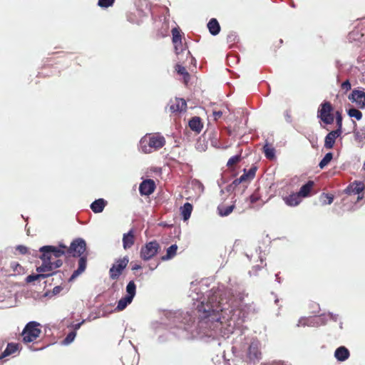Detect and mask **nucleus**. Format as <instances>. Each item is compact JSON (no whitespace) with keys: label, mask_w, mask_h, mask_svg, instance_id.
<instances>
[{"label":"nucleus","mask_w":365,"mask_h":365,"mask_svg":"<svg viewBox=\"0 0 365 365\" xmlns=\"http://www.w3.org/2000/svg\"><path fill=\"white\" fill-rule=\"evenodd\" d=\"M212 292V295L208 296L206 307L205 300L197 307L199 321L196 323L194 321L178 331H173L174 334L185 339L217 336L228 338L230 334L243 335V323L247 317L242 308L245 294L239 292L237 297L230 303L228 300L224 302L223 299L220 298L221 300L215 305L218 296L216 294L219 293L215 289Z\"/></svg>","instance_id":"nucleus-1"},{"label":"nucleus","mask_w":365,"mask_h":365,"mask_svg":"<svg viewBox=\"0 0 365 365\" xmlns=\"http://www.w3.org/2000/svg\"><path fill=\"white\" fill-rule=\"evenodd\" d=\"M204 284L198 282H191L190 288L189 291L188 297L192 302V308L191 312H177L175 313H170L168 318L170 320V328L173 331H178L180 329H183L185 327H187V324H191L195 321L196 323V318L199 321V314L197 312V307L201 304L202 301L205 300V306L207 304V298L209 295L213 294L212 290L217 291L219 294H216L217 299L214 304H217L218 302L221 300L220 298L223 299V302L226 300L230 301V303L235 300L237 297L240 291L235 290V292L232 289H225L223 285L218 286L217 287H212L206 296L204 295V292H207L205 290Z\"/></svg>","instance_id":"nucleus-2"},{"label":"nucleus","mask_w":365,"mask_h":365,"mask_svg":"<svg viewBox=\"0 0 365 365\" xmlns=\"http://www.w3.org/2000/svg\"><path fill=\"white\" fill-rule=\"evenodd\" d=\"M165 144V139L160 133L146 134L140 140L139 149L144 153H151L163 148Z\"/></svg>","instance_id":"nucleus-3"},{"label":"nucleus","mask_w":365,"mask_h":365,"mask_svg":"<svg viewBox=\"0 0 365 365\" xmlns=\"http://www.w3.org/2000/svg\"><path fill=\"white\" fill-rule=\"evenodd\" d=\"M40 326V324L35 321L27 323L21 333L23 341L29 343L38 338L41 333Z\"/></svg>","instance_id":"nucleus-4"},{"label":"nucleus","mask_w":365,"mask_h":365,"mask_svg":"<svg viewBox=\"0 0 365 365\" xmlns=\"http://www.w3.org/2000/svg\"><path fill=\"white\" fill-rule=\"evenodd\" d=\"M126 295L123 297L118 302L115 308L118 311H122L125 309L128 305H129L135 296L136 294V285L133 281H130L126 286Z\"/></svg>","instance_id":"nucleus-5"},{"label":"nucleus","mask_w":365,"mask_h":365,"mask_svg":"<svg viewBox=\"0 0 365 365\" xmlns=\"http://www.w3.org/2000/svg\"><path fill=\"white\" fill-rule=\"evenodd\" d=\"M160 249L159 243L153 240L142 246L140 251V257L144 261H148L153 258Z\"/></svg>","instance_id":"nucleus-6"},{"label":"nucleus","mask_w":365,"mask_h":365,"mask_svg":"<svg viewBox=\"0 0 365 365\" xmlns=\"http://www.w3.org/2000/svg\"><path fill=\"white\" fill-rule=\"evenodd\" d=\"M332 111L333 107L331 104L328 101H325L321 104L317 112V117L327 125L332 124L334 120Z\"/></svg>","instance_id":"nucleus-7"},{"label":"nucleus","mask_w":365,"mask_h":365,"mask_svg":"<svg viewBox=\"0 0 365 365\" xmlns=\"http://www.w3.org/2000/svg\"><path fill=\"white\" fill-rule=\"evenodd\" d=\"M129 262L127 256L115 260V263L109 269V277L111 279L115 280L119 278L123 271L125 269Z\"/></svg>","instance_id":"nucleus-8"},{"label":"nucleus","mask_w":365,"mask_h":365,"mask_svg":"<svg viewBox=\"0 0 365 365\" xmlns=\"http://www.w3.org/2000/svg\"><path fill=\"white\" fill-rule=\"evenodd\" d=\"M86 249V241L82 238L74 240L66 252L68 254L72 255L73 257H81Z\"/></svg>","instance_id":"nucleus-9"},{"label":"nucleus","mask_w":365,"mask_h":365,"mask_svg":"<svg viewBox=\"0 0 365 365\" xmlns=\"http://www.w3.org/2000/svg\"><path fill=\"white\" fill-rule=\"evenodd\" d=\"M349 99L355 103L360 109H365V92L359 90H353L349 96Z\"/></svg>","instance_id":"nucleus-10"},{"label":"nucleus","mask_w":365,"mask_h":365,"mask_svg":"<svg viewBox=\"0 0 365 365\" xmlns=\"http://www.w3.org/2000/svg\"><path fill=\"white\" fill-rule=\"evenodd\" d=\"M248 357L251 361H259L261 359L260 343L257 340H253L248 349Z\"/></svg>","instance_id":"nucleus-11"},{"label":"nucleus","mask_w":365,"mask_h":365,"mask_svg":"<svg viewBox=\"0 0 365 365\" xmlns=\"http://www.w3.org/2000/svg\"><path fill=\"white\" fill-rule=\"evenodd\" d=\"M155 189V184L153 180H143L139 186V192L141 195H150Z\"/></svg>","instance_id":"nucleus-12"},{"label":"nucleus","mask_w":365,"mask_h":365,"mask_svg":"<svg viewBox=\"0 0 365 365\" xmlns=\"http://www.w3.org/2000/svg\"><path fill=\"white\" fill-rule=\"evenodd\" d=\"M42 250L49 251L50 254H53L56 257H59L67 253V247L63 245H59L58 247L46 245L41 247Z\"/></svg>","instance_id":"nucleus-13"},{"label":"nucleus","mask_w":365,"mask_h":365,"mask_svg":"<svg viewBox=\"0 0 365 365\" xmlns=\"http://www.w3.org/2000/svg\"><path fill=\"white\" fill-rule=\"evenodd\" d=\"M341 133L339 132V130H334L329 132L324 140V147L327 149H331L333 148L336 139L341 135Z\"/></svg>","instance_id":"nucleus-14"},{"label":"nucleus","mask_w":365,"mask_h":365,"mask_svg":"<svg viewBox=\"0 0 365 365\" xmlns=\"http://www.w3.org/2000/svg\"><path fill=\"white\" fill-rule=\"evenodd\" d=\"M365 189V185L363 182L355 181L349 185L345 190L346 192L349 195L360 194Z\"/></svg>","instance_id":"nucleus-15"},{"label":"nucleus","mask_w":365,"mask_h":365,"mask_svg":"<svg viewBox=\"0 0 365 365\" xmlns=\"http://www.w3.org/2000/svg\"><path fill=\"white\" fill-rule=\"evenodd\" d=\"M314 317L315 322H317V327H319L324 325L327 323L328 319L336 322L338 320L339 316L338 314L329 312L328 314H322L318 316H314Z\"/></svg>","instance_id":"nucleus-16"},{"label":"nucleus","mask_w":365,"mask_h":365,"mask_svg":"<svg viewBox=\"0 0 365 365\" xmlns=\"http://www.w3.org/2000/svg\"><path fill=\"white\" fill-rule=\"evenodd\" d=\"M187 103L183 98H175L170 105V110L172 113L182 112L186 110Z\"/></svg>","instance_id":"nucleus-17"},{"label":"nucleus","mask_w":365,"mask_h":365,"mask_svg":"<svg viewBox=\"0 0 365 365\" xmlns=\"http://www.w3.org/2000/svg\"><path fill=\"white\" fill-rule=\"evenodd\" d=\"M87 264V258L85 256H81L80 259L78 260V267L76 270H75L72 275L71 276L70 281L76 278L78 275H80L81 273H83L86 268Z\"/></svg>","instance_id":"nucleus-18"},{"label":"nucleus","mask_w":365,"mask_h":365,"mask_svg":"<svg viewBox=\"0 0 365 365\" xmlns=\"http://www.w3.org/2000/svg\"><path fill=\"white\" fill-rule=\"evenodd\" d=\"M107 204V202L103 199L99 198L94 200L90 205L91 209L94 213L102 212Z\"/></svg>","instance_id":"nucleus-19"},{"label":"nucleus","mask_w":365,"mask_h":365,"mask_svg":"<svg viewBox=\"0 0 365 365\" xmlns=\"http://www.w3.org/2000/svg\"><path fill=\"white\" fill-rule=\"evenodd\" d=\"M349 351L345 346H339L335 350L334 356L339 361H344L349 357Z\"/></svg>","instance_id":"nucleus-20"},{"label":"nucleus","mask_w":365,"mask_h":365,"mask_svg":"<svg viewBox=\"0 0 365 365\" xmlns=\"http://www.w3.org/2000/svg\"><path fill=\"white\" fill-rule=\"evenodd\" d=\"M284 202L287 205L290 207L297 206L301 202V197L297 193H292L284 197Z\"/></svg>","instance_id":"nucleus-21"},{"label":"nucleus","mask_w":365,"mask_h":365,"mask_svg":"<svg viewBox=\"0 0 365 365\" xmlns=\"http://www.w3.org/2000/svg\"><path fill=\"white\" fill-rule=\"evenodd\" d=\"M19 350V344L15 343H9L5 349L1 352L0 360L15 354Z\"/></svg>","instance_id":"nucleus-22"},{"label":"nucleus","mask_w":365,"mask_h":365,"mask_svg":"<svg viewBox=\"0 0 365 365\" xmlns=\"http://www.w3.org/2000/svg\"><path fill=\"white\" fill-rule=\"evenodd\" d=\"M354 135L355 140L361 147L365 145V127L354 129Z\"/></svg>","instance_id":"nucleus-23"},{"label":"nucleus","mask_w":365,"mask_h":365,"mask_svg":"<svg viewBox=\"0 0 365 365\" xmlns=\"http://www.w3.org/2000/svg\"><path fill=\"white\" fill-rule=\"evenodd\" d=\"M134 245V235L133 230L123 235V245L125 250L130 248Z\"/></svg>","instance_id":"nucleus-24"},{"label":"nucleus","mask_w":365,"mask_h":365,"mask_svg":"<svg viewBox=\"0 0 365 365\" xmlns=\"http://www.w3.org/2000/svg\"><path fill=\"white\" fill-rule=\"evenodd\" d=\"M53 270V264L51 262H42V264L36 267V271L39 274H50L54 272Z\"/></svg>","instance_id":"nucleus-25"},{"label":"nucleus","mask_w":365,"mask_h":365,"mask_svg":"<svg viewBox=\"0 0 365 365\" xmlns=\"http://www.w3.org/2000/svg\"><path fill=\"white\" fill-rule=\"evenodd\" d=\"M297 327H317V322H315L314 317H301L298 323L297 324Z\"/></svg>","instance_id":"nucleus-26"},{"label":"nucleus","mask_w":365,"mask_h":365,"mask_svg":"<svg viewBox=\"0 0 365 365\" xmlns=\"http://www.w3.org/2000/svg\"><path fill=\"white\" fill-rule=\"evenodd\" d=\"M192 211V205L189 202L185 203L180 207V214H181L182 217L184 221L187 220L190 217Z\"/></svg>","instance_id":"nucleus-27"},{"label":"nucleus","mask_w":365,"mask_h":365,"mask_svg":"<svg viewBox=\"0 0 365 365\" xmlns=\"http://www.w3.org/2000/svg\"><path fill=\"white\" fill-rule=\"evenodd\" d=\"M314 186V182L309 180L305 185L302 186L297 192L301 197H307L309 196L312 187Z\"/></svg>","instance_id":"nucleus-28"},{"label":"nucleus","mask_w":365,"mask_h":365,"mask_svg":"<svg viewBox=\"0 0 365 365\" xmlns=\"http://www.w3.org/2000/svg\"><path fill=\"white\" fill-rule=\"evenodd\" d=\"M207 28L210 33L213 36L218 34L220 31V24L215 19H212L210 20L207 24Z\"/></svg>","instance_id":"nucleus-29"},{"label":"nucleus","mask_w":365,"mask_h":365,"mask_svg":"<svg viewBox=\"0 0 365 365\" xmlns=\"http://www.w3.org/2000/svg\"><path fill=\"white\" fill-rule=\"evenodd\" d=\"M189 126L192 130L199 133L202 128V124L199 117H194L189 121Z\"/></svg>","instance_id":"nucleus-30"},{"label":"nucleus","mask_w":365,"mask_h":365,"mask_svg":"<svg viewBox=\"0 0 365 365\" xmlns=\"http://www.w3.org/2000/svg\"><path fill=\"white\" fill-rule=\"evenodd\" d=\"M178 250L177 245H172L166 250V255L161 257L163 261H167L173 259L175 255Z\"/></svg>","instance_id":"nucleus-31"},{"label":"nucleus","mask_w":365,"mask_h":365,"mask_svg":"<svg viewBox=\"0 0 365 365\" xmlns=\"http://www.w3.org/2000/svg\"><path fill=\"white\" fill-rule=\"evenodd\" d=\"M235 208V205L232 204L230 206L219 205L217 207V212L220 216L226 217L228 216Z\"/></svg>","instance_id":"nucleus-32"},{"label":"nucleus","mask_w":365,"mask_h":365,"mask_svg":"<svg viewBox=\"0 0 365 365\" xmlns=\"http://www.w3.org/2000/svg\"><path fill=\"white\" fill-rule=\"evenodd\" d=\"M263 152L265 157L269 160H272L275 158V149L267 143L263 147Z\"/></svg>","instance_id":"nucleus-33"},{"label":"nucleus","mask_w":365,"mask_h":365,"mask_svg":"<svg viewBox=\"0 0 365 365\" xmlns=\"http://www.w3.org/2000/svg\"><path fill=\"white\" fill-rule=\"evenodd\" d=\"M53 275V273L50 274H30L26 277V282H32L35 280L40 279H45L49 276Z\"/></svg>","instance_id":"nucleus-34"},{"label":"nucleus","mask_w":365,"mask_h":365,"mask_svg":"<svg viewBox=\"0 0 365 365\" xmlns=\"http://www.w3.org/2000/svg\"><path fill=\"white\" fill-rule=\"evenodd\" d=\"M131 358H134L133 353L127 354L122 358V363L123 365H137L138 364V359H133L131 363H130V359Z\"/></svg>","instance_id":"nucleus-35"},{"label":"nucleus","mask_w":365,"mask_h":365,"mask_svg":"<svg viewBox=\"0 0 365 365\" xmlns=\"http://www.w3.org/2000/svg\"><path fill=\"white\" fill-rule=\"evenodd\" d=\"M333 158V154L331 153H327L322 160L319 163V167L323 169L326 167Z\"/></svg>","instance_id":"nucleus-36"},{"label":"nucleus","mask_w":365,"mask_h":365,"mask_svg":"<svg viewBox=\"0 0 365 365\" xmlns=\"http://www.w3.org/2000/svg\"><path fill=\"white\" fill-rule=\"evenodd\" d=\"M322 205H331L334 200V196L328 193H322L320 197Z\"/></svg>","instance_id":"nucleus-37"},{"label":"nucleus","mask_w":365,"mask_h":365,"mask_svg":"<svg viewBox=\"0 0 365 365\" xmlns=\"http://www.w3.org/2000/svg\"><path fill=\"white\" fill-rule=\"evenodd\" d=\"M347 113L351 118H355L358 120L362 118V113L356 108H351L349 109Z\"/></svg>","instance_id":"nucleus-38"},{"label":"nucleus","mask_w":365,"mask_h":365,"mask_svg":"<svg viewBox=\"0 0 365 365\" xmlns=\"http://www.w3.org/2000/svg\"><path fill=\"white\" fill-rule=\"evenodd\" d=\"M173 34V43L174 45H178V42L180 43L181 41V35L180 31L177 28H173L172 29Z\"/></svg>","instance_id":"nucleus-39"},{"label":"nucleus","mask_w":365,"mask_h":365,"mask_svg":"<svg viewBox=\"0 0 365 365\" xmlns=\"http://www.w3.org/2000/svg\"><path fill=\"white\" fill-rule=\"evenodd\" d=\"M76 336V333L75 331L69 332L66 338L63 341V344L65 345H68L71 344L72 341H73L75 337Z\"/></svg>","instance_id":"nucleus-40"},{"label":"nucleus","mask_w":365,"mask_h":365,"mask_svg":"<svg viewBox=\"0 0 365 365\" xmlns=\"http://www.w3.org/2000/svg\"><path fill=\"white\" fill-rule=\"evenodd\" d=\"M240 160H241L240 155H234L228 160V161L227 163V165L228 167H232V165L238 163L240 161Z\"/></svg>","instance_id":"nucleus-41"},{"label":"nucleus","mask_w":365,"mask_h":365,"mask_svg":"<svg viewBox=\"0 0 365 365\" xmlns=\"http://www.w3.org/2000/svg\"><path fill=\"white\" fill-rule=\"evenodd\" d=\"M115 0H98V6L101 8H108L112 6Z\"/></svg>","instance_id":"nucleus-42"},{"label":"nucleus","mask_w":365,"mask_h":365,"mask_svg":"<svg viewBox=\"0 0 365 365\" xmlns=\"http://www.w3.org/2000/svg\"><path fill=\"white\" fill-rule=\"evenodd\" d=\"M176 71L180 75L183 76L185 78L189 77V73L187 71L186 68L184 66H181L180 64H177V66H176Z\"/></svg>","instance_id":"nucleus-43"},{"label":"nucleus","mask_w":365,"mask_h":365,"mask_svg":"<svg viewBox=\"0 0 365 365\" xmlns=\"http://www.w3.org/2000/svg\"><path fill=\"white\" fill-rule=\"evenodd\" d=\"M39 251L42 253L41 256L40 257L42 262H51V257L49 251L42 250L41 247L39 249Z\"/></svg>","instance_id":"nucleus-44"},{"label":"nucleus","mask_w":365,"mask_h":365,"mask_svg":"<svg viewBox=\"0 0 365 365\" xmlns=\"http://www.w3.org/2000/svg\"><path fill=\"white\" fill-rule=\"evenodd\" d=\"M336 125L337 128L336 130H339V132L341 133V128H342V116L339 111L336 112Z\"/></svg>","instance_id":"nucleus-45"},{"label":"nucleus","mask_w":365,"mask_h":365,"mask_svg":"<svg viewBox=\"0 0 365 365\" xmlns=\"http://www.w3.org/2000/svg\"><path fill=\"white\" fill-rule=\"evenodd\" d=\"M237 35L235 32H230L227 37V40L228 43H233L237 40Z\"/></svg>","instance_id":"nucleus-46"},{"label":"nucleus","mask_w":365,"mask_h":365,"mask_svg":"<svg viewBox=\"0 0 365 365\" xmlns=\"http://www.w3.org/2000/svg\"><path fill=\"white\" fill-rule=\"evenodd\" d=\"M256 171H257V168L252 167L251 168L249 169V170L247 172H246V170H245V173H246L247 175L250 180H252L254 178Z\"/></svg>","instance_id":"nucleus-47"},{"label":"nucleus","mask_w":365,"mask_h":365,"mask_svg":"<svg viewBox=\"0 0 365 365\" xmlns=\"http://www.w3.org/2000/svg\"><path fill=\"white\" fill-rule=\"evenodd\" d=\"M16 250L21 255H26L29 252L28 248L24 245H17L16 247Z\"/></svg>","instance_id":"nucleus-48"},{"label":"nucleus","mask_w":365,"mask_h":365,"mask_svg":"<svg viewBox=\"0 0 365 365\" xmlns=\"http://www.w3.org/2000/svg\"><path fill=\"white\" fill-rule=\"evenodd\" d=\"M175 53L177 55H179L180 53H182L184 51L183 46L182 44V41L179 43L178 42V45H174Z\"/></svg>","instance_id":"nucleus-49"},{"label":"nucleus","mask_w":365,"mask_h":365,"mask_svg":"<svg viewBox=\"0 0 365 365\" xmlns=\"http://www.w3.org/2000/svg\"><path fill=\"white\" fill-rule=\"evenodd\" d=\"M341 88L343 90H345L346 91L350 90L351 89V83H350V82L348 80H346L344 82H343L341 83Z\"/></svg>","instance_id":"nucleus-50"},{"label":"nucleus","mask_w":365,"mask_h":365,"mask_svg":"<svg viewBox=\"0 0 365 365\" xmlns=\"http://www.w3.org/2000/svg\"><path fill=\"white\" fill-rule=\"evenodd\" d=\"M261 365H289L287 363L282 361H273L269 364H262Z\"/></svg>","instance_id":"nucleus-51"},{"label":"nucleus","mask_w":365,"mask_h":365,"mask_svg":"<svg viewBox=\"0 0 365 365\" xmlns=\"http://www.w3.org/2000/svg\"><path fill=\"white\" fill-rule=\"evenodd\" d=\"M223 111L219 110V111H213L212 115L214 116V118L215 120H218L223 114Z\"/></svg>","instance_id":"nucleus-52"},{"label":"nucleus","mask_w":365,"mask_h":365,"mask_svg":"<svg viewBox=\"0 0 365 365\" xmlns=\"http://www.w3.org/2000/svg\"><path fill=\"white\" fill-rule=\"evenodd\" d=\"M247 180L250 181V180L249 179V177L247 176V175L244 173V174L242 175L239 178V181L241 182H246Z\"/></svg>","instance_id":"nucleus-53"},{"label":"nucleus","mask_w":365,"mask_h":365,"mask_svg":"<svg viewBox=\"0 0 365 365\" xmlns=\"http://www.w3.org/2000/svg\"><path fill=\"white\" fill-rule=\"evenodd\" d=\"M225 188L226 192L229 194L232 193L235 190V188L231 184L227 185L226 187H225Z\"/></svg>","instance_id":"nucleus-54"},{"label":"nucleus","mask_w":365,"mask_h":365,"mask_svg":"<svg viewBox=\"0 0 365 365\" xmlns=\"http://www.w3.org/2000/svg\"><path fill=\"white\" fill-rule=\"evenodd\" d=\"M53 264V269L60 267L63 262L61 259L56 260L55 262H52Z\"/></svg>","instance_id":"nucleus-55"},{"label":"nucleus","mask_w":365,"mask_h":365,"mask_svg":"<svg viewBox=\"0 0 365 365\" xmlns=\"http://www.w3.org/2000/svg\"><path fill=\"white\" fill-rule=\"evenodd\" d=\"M195 185L196 186H197L198 189L200 190V192H203V190H204V186H203V185H202L200 181L196 180V181L195 182Z\"/></svg>","instance_id":"nucleus-56"},{"label":"nucleus","mask_w":365,"mask_h":365,"mask_svg":"<svg viewBox=\"0 0 365 365\" xmlns=\"http://www.w3.org/2000/svg\"><path fill=\"white\" fill-rule=\"evenodd\" d=\"M85 320H83L81 322H79L78 324H72V327L73 328L74 331H76L78 329H80L81 326L84 323Z\"/></svg>","instance_id":"nucleus-57"},{"label":"nucleus","mask_w":365,"mask_h":365,"mask_svg":"<svg viewBox=\"0 0 365 365\" xmlns=\"http://www.w3.org/2000/svg\"><path fill=\"white\" fill-rule=\"evenodd\" d=\"M226 181L223 178H221L217 180V185L220 187H223V185L225 184Z\"/></svg>","instance_id":"nucleus-58"},{"label":"nucleus","mask_w":365,"mask_h":365,"mask_svg":"<svg viewBox=\"0 0 365 365\" xmlns=\"http://www.w3.org/2000/svg\"><path fill=\"white\" fill-rule=\"evenodd\" d=\"M242 183L241 182L239 181V178H236L235 180H234L230 184L235 187L236 188V187Z\"/></svg>","instance_id":"nucleus-59"},{"label":"nucleus","mask_w":365,"mask_h":365,"mask_svg":"<svg viewBox=\"0 0 365 365\" xmlns=\"http://www.w3.org/2000/svg\"><path fill=\"white\" fill-rule=\"evenodd\" d=\"M61 290V287H59V286H56L53 288V292L56 294H58L60 292V291Z\"/></svg>","instance_id":"nucleus-60"},{"label":"nucleus","mask_w":365,"mask_h":365,"mask_svg":"<svg viewBox=\"0 0 365 365\" xmlns=\"http://www.w3.org/2000/svg\"><path fill=\"white\" fill-rule=\"evenodd\" d=\"M257 197H255V195H251L250 196V201H251V202L254 203V202H257Z\"/></svg>","instance_id":"nucleus-61"},{"label":"nucleus","mask_w":365,"mask_h":365,"mask_svg":"<svg viewBox=\"0 0 365 365\" xmlns=\"http://www.w3.org/2000/svg\"><path fill=\"white\" fill-rule=\"evenodd\" d=\"M141 268V266L139 265V264H135L133 267L132 269L133 270H137V269H140Z\"/></svg>","instance_id":"nucleus-62"},{"label":"nucleus","mask_w":365,"mask_h":365,"mask_svg":"<svg viewBox=\"0 0 365 365\" xmlns=\"http://www.w3.org/2000/svg\"><path fill=\"white\" fill-rule=\"evenodd\" d=\"M220 195H223V194H225V193L226 192V190H225V187H220Z\"/></svg>","instance_id":"nucleus-63"},{"label":"nucleus","mask_w":365,"mask_h":365,"mask_svg":"<svg viewBox=\"0 0 365 365\" xmlns=\"http://www.w3.org/2000/svg\"><path fill=\"white\" fill-rule=\"evenodd\" d=\"M256 269H260L259 267L257 265V266H255L253 267L252 270L250 271V274H252V272H254Z\"/></svg>","instance_id":"nucleus-64"}]
</instances>
